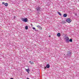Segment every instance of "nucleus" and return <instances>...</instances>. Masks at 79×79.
Returning a JSON list of instances; mask_svg holds the SVG:
<instances>
[{"mask_svg":"<svg viewBox=\"0 0 79 79\" xmlns=\"http://www.w3.org/2000/svg\"><path fill=\"white\" fill-rule=\"evenodd\" d=\"M22 21H24V22H27V18H23L21 19Z\"/></svg>","mask_w":79,"mask_h":79,"instance_id":"obj_1","label":"nucleus"},{"mask_svg":"<svg viewBox=\"0 0 79 79\" xmlns=\"http://www.w3.org/2000/svg\"><path fill=\"white\" fill-rule=\"evenodd\" d=\"M65 39L67 42H69V37H65Z\"/></svg>","mask_w":79,"mask_h":79,"instance_id":"obj_2","label":"nucleus"},{"mask_svg":"<svg viewBox=\"0 0 79 79\" xmlns=\"http://www.w3.org/2000/svg\"><path fill=\"white\" fill-rule=\"evenodd\" d=\"M66 21L68 23H71V19L69 18L67 19H66Z\"/></svg>","mask_w":79,"mask_h":79,"instance_id":"obj_3","label":"nucleus"},{"mask_svg":"<svg viewBox=\"0 0 79 79\" xmlns=\"http://www.w3.org/2000/svg\"><path fill=\"white\" fill-rule=\"evenodd\" d=\"M36 9L38 11H40V7H38L36 8Z\"/></svg>","mask_w":79,"mask_h":79,"instance_id":"obj_4","label":"nucleus"},{"mask_svg":"<svg viewBox=\"0 0 79 79\" xmlns=\"http://www.w3.org/2000/svg\"><path fill=\"white\" fill-rule=\"evenodd\" d=\"M25 70L27 72L28 74L29 73V71H30V70H29V69H25Z\"/></svg>","mask_w":79,"mask_h":79,"instance_id":"obj_5","label":"nucleus"},{"mask_svg":"<svg viewBox=\"0 0 79 79\" xmlns=\"http://www.w3.org/2000/svg\"><path fill=\"white\" fill-rule=\"evenodd\" d=\"M29 62L30 63V64H34V62H33V61H29Z\"/></svg>","mask_w":79,"mask_h":79,"instance_id":"obj_6","label":"nucleus"},{"mask_svg":"<svg viewBox=\"0 0 79 79\" xmlns=\"http://www.w3.org/2000/svg\"><path fill=\"white\" fill-rule=\"evenodd\" d=\"M37 27H38V28H39V29H42V27L39 25H38L37 26Z\"/></svg>","mask_w":79,"mask_h":79,"instance_id":"obj_7","label":"nucleus"},{"mask_svg":"<svg viewBox=\"0 0 79 79\" xmlns=\"http://www.w3.org/2000/svg\"><path fill=\"white\" fill-rule=\"evenodd\" d=\"M46 67L48 68H50V65H49V64H47V65Z\"/></svg>","mask_w":79,"mask_h":79,"instance_id":"obj_8","label":"nucleus"},{"mask_svg":"<svg viewBox=\"0 0 79 79\" xmlns=\"http://www.w3.org/2000/svg\"><path fill=\"white\" fill-rule=\"evenodd\" d=\"M4 5L6 6H8V4L7 3H6L4 4Z\"/></svg>","mask_w":79,"mask_h":79,"instance_id":"obj_9","label":"nucleus"},{"mask_svg":"<svg viewBox=\"0 0 79 79\" xmlns=\"http://www.w3.org/2000/svg\"><path fill=\"white\" fill-rule=\"evenodd\" d=\"M60 35H60V33H59L58 34H57V36L58 37H60Z\"/></svg>","mask_w":79,"mask_h":79,"instance_id":"obj_10","label":"nucleus"},{"mask_svg":"<svg viewBox=\"0 0 79 79\" xmlns=\"http://www.w3.org/2000/svg\"><path fill=\"white\" fill-rule=\"evenodd\" d=\"M64 17H66V16H67V15L66 14H64Z\"/></svg>","mask_w":79,"mask_h":79,"instance_id":"obj_11","label":"nucleus"},{"mask_svg":"<svg viewBox=\"0 0 79 79\" xmlns=\"http://www.w3.org/2000/svg\"><path fill=\"white\" fill-rule=\"evenodd\" d=\"M25 29H28V26H26L25 27Z\"/></svg>","mask_w":79,"mask_h":79,"instance_id":"obj_12","label":"nucleus"},{"mask_svg":"<svg viewBox=\"0 0 79 79\" xmlns=\"http://www.w3.org/2000/svg\"><path fill=\"white\" fill-rule=\"evenodd\" d=\"M69 42H73V40H72V39H70V40H69Z\"/></svg>","mask_w":79,"mask_h":79,"instance_id":"obj_13","label":"nucleus"},{"mask_svg":"<svg viewBox=\"0 0 79 79\" xmlns=\"http://www.w3.org/2000/svg\"><path fill=\"white\" fill-rule=\"evenodd\" d=\"M66 23V22H65V21H63L62 22V24H64L65 23Z\"/></svg>","mask_w":79,"mask_h":79,"instance_id":"obj_14","label":"nucleus"},{"mask_svg":"<svg viewBox=\"0 0 79 79\" xmlns=\"http://www.w3.org/2000/svg\"><path fill=\"white\" fill-rule=\"evenodd\" d=\"M57 13H58V14H59V15H60V16H61V13L60 12H57Z\"/></svg>","mask_w":79,"mask_h":79,"instance_id":"obj_15","label":"nucleus"},{"mask_svg":"<svg viewBox=\"0 0 79 79\" xmlns=\"http://www.w3.org/2000/svg\"><path fill=\"white\" fill-rule=\"evenodd\" d=\"M33 29H34V30H35V28L34 27H33Z\"/></svg>","mask_w":79,"mask_h":79,"instance_id":"obj_16","label":"nucleus"},{"mask_svg":"<svg viewBox=\"0 0 79 79\" xmlns=\"http://www.w3.org/2000/svg\"><path fill=\"white\" fill-rule=\"evenodd\" d=\"M5 4V2H2V4Z\"/></svg>","mask_w":79,"mask_h":79,"instance_id":"obj_17","label":"nucleus"},{"mask_svg":"<svg viewBox=\"0 0 79 79\" xmlns=\"http://www.w3.org/2000/svg\"><path fill=\"white\" fill-rule=\"evenodd\" d=\"M46 68H47V67H44V69H46Z\"/></svg>","mask_w":79,"mask_h":79,"instance_id":"obj_18","label":"nucleus"},{"mask_svg":"<svg viewBox=\"0 0 79 79\" xmlns=\"http://www.w3.org/2000/svg\"><path fill=\"white\" fill-rule=\"evenodd\" d=\"M35 31H37V29H36L35 28Z\"/></svg>","mask_w":79,"mask_h":79,"instance_id":"obj_19","label":"nucleus"},{"mask_svg":"<svg viewBox=\"0 0 79 79\" xmlns=\"http://www.w3.org/2000/svg\"><path fill=\"white\" fill-rule=\"evenodd\" d=\"M49 37H51V35H49Z\"/></svg>","mask_w":79,"mask_h":79,"instance_id":"obj_20","label":"nucleus"},{"mask_svg":"<svg viewBox=\"0 0 79 79\" xmlns=\"http://www.w3.org/2000/svg\"><path fill=\"white\" fill-rule=\"evenodd\" d=\"M10 79H13V78H11Z\"/></svg>","mask_w":79,"mask_h":79,"instance_id":"obj_21","label":"nucleus"}]
</instances>
